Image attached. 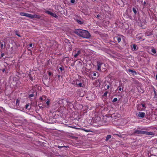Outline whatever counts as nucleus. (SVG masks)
<instances>
[{
	"label": "nucleus",
	"mask_w": 157,
	"mask_h": 157,
	"mask_svg": "<svg viewBox=\"0 0 157 157\" xmlns=\"http://www.w3.org/2000/svg\"><path fill=\"white\" fill-rule=\"evenodd\" d=\"M76 33L80 36L85 38H89L90 36V33L87 31L78 29L75 31Z\"/></svg>",
	"instance_id": "obj_1"
},
{
	"label": "nucleus",
	"mask_w": 157,
	"mask_h": 157,
	"mask_svg": "<svg viewBox=\"0 0 157 157\" xmlns=\"http://www.w3.org/2000/svg\"><path fill=\"white\" fill-rule=\"evenodd\" d=\"M73 85H76L77 86L80 87H83L85 85L83 83V81L80 78H78L76 80V83H72Z\"/></svg>",
	"instance_id": "obj_2"
},
{
	"label": "nucleus",
	"mask_w": 157,
	"mask_h": 157,
	"mask_svg": "<svg viewBox=\"0 0 157 157\" xmlns=\"http://www.w3.org/2000/svg\"><path fill=\"white\" fill-rule=\"evenodd\" d=\"M97 70L99 71H101V69H105V64L99 61L97 62Z\"/></svg>",
	"instance_id": "obj_3"
},
{
	"label": "nucleus",
	"mask_w": 157,
	"mask_h": 157,
	"mask_svg": "<svg viewBox=\"0 0 157 157\" xmlns=\"http://www.w3.org/2000/svg\"><path fill=\"white\" fill-rule=\"evenodd\" d=\"M121 39L124 40V37L122 35H120L115 36L114 38V40L116 43H119L121 41Z\"/></svg>",
	"instance_id": "obj_4"
},
{
	"label": "nucleus",
	"mask_w": 157,
	"mask_h": 157,
	"mask_svg": "<svg viewBox=\"0 0 157 157\" xmlns=\"http://www.w3.org/2000/svg\"><path fill=\"white\" fill-rule=\"evenodd\" d=\"M41 16L39 15L35 14L34 15H32L30 14V16L29 18L31 19H33L34 18L37 19H41Z\"/></svg>",
	"instance_id": "obj_5"
},
{
	"label": "nucleus",
	"mask_w": 157,
	"mask_h": 157,
	"mask_svg": "<svg viewBox=\"0 0 157 157\" xmlns=\"http://www.w3.org/2000/svg\"><path fill=\"white\" fill-rule=\"evenodd\" d=\"M146 108V105L145 104H142L140 105H138L137 107V109L139 111H142L144 110Z\"/></svg>",
	"instance_id": "obj_6"
},
{
	"label": "nucleus",
	"mask_w": 157,
	"mask_h": 157,
	"mask_svg": "<svg viewBox=\"0 0 157 157\" xmlns=\"http://www.w3.org/2000/svg\"><path fill=\"white\" fill-rule=\"evenodd\" d=\"M94 123H98V124H100V123L101 122L100 117H95L94 120Z\"/></svg>",
	"instance_id": "obj_7"
},
{
	"label": "nucleus",
	"mask_w": 157,
	"mask_h": 157,
	"mask_svg": "<svg viewBox=\"0 0 157 157\" xmlns=\"http://www.w3.org/2000/svg\"><path fill=\"white\" fill-rule=\"evenodd\" d=\"M73 53L74 54V57L75 58H77L80 54H81V50H75L74 52Z\"/></svg>",
	"instance_id": "obj_8"
},
{
	"label": "nucleus",
	"mask_w": 157,
	"mask_h": 157,
	"mask_svg": "<svg viewBox=\"0 0 157 157\" xmlns=\"http://www.w3.org/2000/svg\"><path fill=\"white\" fill-rule=\"evenodd\" d=\"M46 13L51 15L53 17H55L56 18H57L58 17V16L55 13H53L52 12H51L50 11L48 10L46 11L45 12Z\"/></svg>",
	"instance_id": "obj_9"
},
{
	"label": "nucleus",
	"mask_w": 157,
	"mask_h": 157,
	"mask_svg": "<svg viewBox=\"0 0 157 157\" xmlns=\"http://www.w3.org/2000/svg\"><path fill=\"white\" fill-rule=\"evenodd\" d=\"M144 131L136 130L134 131V134H144Z\"/></svg>",
	"instance_id": "obj_10"
},
{
	"label": "nucleus",
	"mask_w": 157,
	"mask_h": 157,
	"mask_svg": "<svg viewBox=\"0 0 157 157\" xmlns=\"http://www.w3.org/2000/svg\"><path fill=\"white\" fill-rule=\"evenodd\" d=\"M145 115V113L143 112H139L137 115V117L140 118H143Z\"/></svg>",
	"instance_id": "obj_11"
},
{
	"label": "nucleus",
	"mask_w": 157,
	"mask_h": 157,
	"mask_svg": "<svg viewBox=\"0 0 157 157\" xmlns=\"http://www.w3.org/2000/svg\"><path fill=\"white\" fill-rule=\"evenodd\" d=\"M20 15L21 16H25L29 18L30 16V14L22 12H20Z\"/></svg>",
	"instance_id": "obj_12"
},
{
	"label": "nucleus",
	"mask_w": 157,
	"mask_h": 157,
	"mask_svg": "<svg viewBox=\"0 0 157 157\" xmlns=\"http://www.w3.org/2000/svg\"><path fill=\"white\" fill-rule=\"evenodd\" d=\"M155 133L153 132H148L146 131H144V134L148 135H154Z\"/></svg>",
	"instance_id": "obj_13"
},
{
	"label": "nucleus",
	"mask_w": 157,
	"mask_h": 157,
	"mask_svg": "<svg viewBox=\"0 0 157 157\" xmlns=\"http://www.w3.org/2000/svg\"><path fill=\"white\" fill-rule=\"evenodd\" d=\"M131 46L133 51H136L137 50L138 48L137 45L136 44H133L131 45Z\"/></svg>",
	"instance_id": "obj_14"
},
{
	"label": "nucleus",
	"mask_w": 157,
	"mask_h": 157,
	"mask_svg": "<svg viewBox=\"0 0 157 157\" xmlns=\"http://www.w3.org/2000/svg\"><path fill=\"white\" fill-rule=\"evenodd\" d=\"M28 77L30 79L31 81H33V76H32L31 72H30L28 73Z\"/></svg>",
	"instance_id": "obj_15"
},
{
	"label": "nucleus",
	"mask_w": 157,
	"mask_h": 157,
	"mask_svg": "<svg viewBox=\"0 0 157 157\" xmlns=\"http://www.w3.org/2000/svg\"><path fill=\"white\" fill-rule=\"evenodd\" d=\"M153 34L152 32L147 31L145 33V35L146 36H151Z\"/></svg>",
	"instance_id": "obj_16"
},
{
	"label": "nucleus",
	"mask_w": 157,
	"mask_h": 157,
	"mask_svg": "<svg viewBox=\"0 0 157 157\" xmlns=\"http://www.w3.org/2000/svg\"><path fill=\"white\" fill-rule=\"evenodd\" d=\"M132 10L135 14L136 15L137 13V10H138V9L136 7H133L132 9Z\"/></svg>",
	"instance_id": "obj_17"
},
{
	"label": "nucleus",
	"mask_w": 157,
	"mask_h": 157,
	"mask_svg": "<svg viewBox=\"0 0 157 157\" xmlns=\"http://www.w3.org/2000/svg\"><path fill=\"white\" fill-rule=\"evenodd\" d=\"M128 72L132 73L133 75L134 74V73H135V75L136 74V73L135 71H133L130 69L128 70Z\"/></svg>",
	"instance_id": "obj_18"
},
{
	"label": "nucleus",
	"mask_w": 157,
	"mask_h": 157,
	"mask_svg": "<svg viewBox=\"0 0 157 157\" xmlns=\"http://www.w3.org/2000/svg\"><path fill=\"white\" fill-rule=\"evenodd\" d=\"M111 137V136L110 135H108L106 137L105 140L107 141Z\"/></svg>",
	"instance_id": "obj_19"
},
{
	"label": "nucleus",
	"mask_w": 157,
	"mask_h": 157,
	"mask_svg": "<svg viewBox=\"0 0 157 157\" xmlns=\"http://www.w3.org/2000/svg\"><path fill=\"white\" fill-rule=\"evenodd\" d=\"M151 52L153 53L154 54H156V50L155 49V48L153 47H152V48L151 50Z\"/></svg>",
	"instance_id": "obj_20"
},
{
	"label": "nucleus",
	"mask_w": 157,
	"mask_h": 157,
	"mask_svg": "<svg viewBox=\"0 0 157 157\" xmlns=\"http://www.w3.org/2000/svg\"><path fill=\"white\" fill-rule=\"evenodd\" d=\"M25 108L27 109H30V107H29V104H27L25 106Z\"/></svg>",
	"instance_id": "obj_21"
},
{
	"label": "nucleus",
	"mask_w": 157,
	"mask_h": 157,
	"mask_svg": "<svg viewBox=\"0 0 157 157\" xmlns=\"http://www.w3.org/2000/svg\"><path fill=\"white\" fill-rule=\"evenodd\" d=\"M108 93V91H105V93L104 94L103 96V97H106Z\"/></svg>",
	"instance_id": "obj_22"
},
{
	"label": "nucleus",
	"mask_w": 157,
	"mask_h": 157,
	"mask_svg": "<svg viewBox=\"0 0 157 157\" xmlns=\"http://www.w3.org/2000/svg\"><path fill=\"white\" fill-rule=\"evenodd\" d=\"M77 21L78 24L80 25L82 24L83 23V22L79 20H77Z\"/></svg>",
	"instance_id": "obj_23"
},
{
	"label": "nucleus",
	"mask_w": 157,
	"mask_h": 157,
	"mask_svg": "<svg viewBox=\"0 0 157 157\" xmlns=\"http://www.w3.org/2000/svg\"><path fill=\"white\" fill-rule=\"evenodd\" d=\"M117 101V98H114L113 100V102H115Z\"/></svg>",
	"instance_id": "obj_24"
},
{
	"label": "nucleus",
	"mask_w": 157,
	"mask_h": 157,
	"mask_svg": "<svg viewBox=\"0 0 157 157\" xmlns=\"http://www.w3.org/2000/svg\"><path fill=\"white\" fill-rule=\"evenodd\" d=\"M117 90H119V91H121V90H122V88H121V86H119L118 87V88H117Z\"/></svg>",
	"instance_id": "obj_25"
},
{
	"label": "nucleus",
	"mask_w": 157,
	"mask_h": 157,
	"mask_svg": "<svg viewBox=\"0 0 157 157\" xmlns=\"http://www.w3.org/2000/svg\"><path fill=\"white\" fill-rule=\"evenodd\" d=\"M0 47L2 49L4 48V45L2 43L0 44Z\"/></svg>",
	"instance_id": "obj_26"
},
{
	"label": "nucleus",
	"mask_w": 157,
	"mask_h": 157,
	"mask_svg": "<svg viewBox=\"0 0 157 157\" xmlns=\"http://www.w3.org/2000/svg\"><path fill=\"white\" fill-rule=\"evenodd\" d=\"M19 101L18 99H17L16 100V104L17 105L18 104L19 105Z\"/></svg>",
	"instance_id": "obj_27"
},
{
	"label": "nucleus",
	"mask_w": 157,
	"mask_h": 157,
	"mask_svg": "<svg viewBox=\"0 0 157 157\" xmlns=\"http://www.w3.org/2000/svg\"><path fill=\"white\" fill-rule=\"evenodd\" d=\"M59 69L61 72L64 70V68L61 67H59Z\"/></svg>",
	"instance_id": "obj_28"
},
{
	"label": "nucleus",
	"mask_w": 157,
	"mask_h": 157,
	"mask_svg": "<svg viewBox=\"0 0 157 157\" xmlns=\"http://www.w3.org/2000/svg\"><path fill=\"white\" fill-rule=\"evenodd\" d=\"M82 130L87 132H88L89 131V130H87L84 128H82Z\"/></svg>",
	"instance_id": "obj_29"
},
{
	"label": "nucleus",
	"mask_w": 157,
	"mask_h": 157,
	"mask_svg": "<svg viewBox=\"0 0 157 157\" xmlns=\"http://www.w3.org/2000/svg\"><path fill=\"white\" fill-rule=\"evenodd\" d=\"M110 86L109 85H107L106 86V88L105 89L106 90L109 89V88Z\"/></svg>",
	"instance_id": "obj_30"
},
{
	"label": "nucleus",
	"mask_w": 157,
	"mask_h": 157,
	"mask_svg": "<svg viewBox=\"0 0 157 157\" xmlns=\"http://www.w3.org/2000/svg\"><path fill=\"white\" fill-rule=\"evenodd\" d=\"M45 96H43L42 97H41L40 98V100H43V97H45Z\"/></svg>",
	"instance_id": "obj_31"
},
{
	"label": "nucleus",
	"mask_w": 157,
	"mask_h": 157,
	"mask_svg": "<svg viewBox=\"0 0 157 157\" xmlns=\"http://www.w3.org/2000/svg\"><path fill=\"white\" fill-rule=\"evenodd\" d=\"M34 96V95L33 94H30L29 95V97L30 98L33 97Z\"/></svg>",
	"instance_id": "obj_32"
},
{
	"label": "nucleus",
	"mask_w": 157,
	"mask_h": 157,
	"mask_svg": "<svg viewBox=\"0 0 157 157\" xmlns=\"http://www.w3.org/2000/svg\"><path fill=\"white\" fill-rule=\"evenodd\" d=\"M52 74V73L51 72L49 71L48 73V75L49 76H51Z\"/></svg>",
	"instance_id": "obj_33"
},
{
	"label": "nucleus",
	"mask_w": 157,
	"mask_h": 157,
	"mask_svg": "<svg viewBox=\"0 0 157 157\" xmlns=\"http://www.w3.org/2000/svg\"><path fill=\"white\" fill-rule=\"evenodd\" d=\"M75 0H71V2L72 3H74L75 2Z\"/></svg>",
	"instance_id": "obj_34"
},
{
	"label": "nucleus",
	"mask_w": 157,
	"mask_h": 157,
	"mask_svg": "<svg viewBox=\"0 0 157 157\" xmlns=\"http://www.w3.org/2000/svg\"><path fill=\"white\" fill-rule=\"evenodd\" d=\"M49 100H48L47 101H46V104H47V105H49Z\"/></svg>",
	"instance_id": "obj_35"
},
{
	"label": "nucleus",
	"mask_w": 157,
	"mask_h": 157,
	"mask_svg": "<svg viewBox=\"0 0 157 157\" xmlns=\"http://www.w3.org/2000/svg\"><path fill=\"white\" fill-rule=\"evenodd\" d=\"M4 53H2L1 54V58L2 57H3L4 56Z\"/></svg>",
	"instance_id": "obj_36"
},
{
	"label": "nucleus",
	"mask_w": 157,
	"mask_h": 157,
	"mask_svg": "<svg viewBox=\"0 0 157 157\" xmlns=\"http://www.w3.org/2000/svg\"><path fill=\"white\" fill-rule=\"evenodd\" d=\"M16 35L17 36H18L19 37H21V36H20V34H18L17 33H16Z\"/></svg>",
	"instance_id": "obj_37"
},
{
	"label": "nucleus",
	"mask_w": 157,
	"mask_h": 157,
	"mask_svg": "<svg viewBox=\"0 0 157 157\" xmlns=\"http://www.w3.org/2000/svg\"><path fill=\"white\" fill-rule=\"evenodd\" d=\"M154 94H155V96H156V91L155 90H154Z\"/></svg>",
	"instance_id": "obj_38"
},
{
	"label": "nucleus",
	"mask_w": 157,
	"mask_h": 157,
	"mask_svg": "<svg viewBox=\"0 0 157 157\" xmlns=\"http://www.w3.org/2000/svg\"><path fill=\"white\" fill-rule=\"evenodd\" d=\"M146 4V2H145V1H144V6H145V5Z\"/></svg>",
	"instance_id": "obj_39"
},
{
	"label": "nucleus",
	"mask_w": 157,
	"mask_h": 157,
	"mask_svg": "<svg viewBox=\"0 0 157 157\" xmlns=\"http://www.w3.org/2000/svg\"><path fill=\"white\" fill-rule=\"evenodd\" d=\"M100 17V15L99 14H98L97 15V16H96V17L98 18Z\"/></svg>",
	"instance_id": "obj_40"
},
{
	"label": "nucleus",
	"mask_w": 157,
	"mask_h": 157,
	"mask_svg": "<svg viewBox=\"0 0 157 157\" xmlns=\"http://www.w3.org/2000/svg\"><path fill=\"white\" fill-rule=\"evenodd\" d=\"M28 50L30 52H31V55H32V51L31 50V49H28Z\"/></svg>",
	"instance_id": "obj_41"
},
{
	"label": "nucleus",
	"mask_w": 157,
	"mask_h": 157,
	"mask_svg": "<svg viewBox=\"0 0 157 157\" xmlns=\"http://www.w3.org/2000/svg\"><path fill=\"white\" fill-rule=\"evenodd\" d=\"M93 75L94 76H95L96 75V73H94Z\"/></svg>",
	"instance_id": "obj_42"
},
{
	"label": "nucleus",
	"mask_w": 157,
	"mask_h": 157,
	"mask_svg": "<svg viewBox=\"0 0 157 157\" xmlns=\"http://www.w3.org/2000/svg\"><path fill=\"white\" fill-rule=\"evenodd\" d=\"M32 45H33V44H29V46L30 47H32Z\"/></svg>",
	"instance_id": "obj_43"
},
{
	"label": "nucleus",
	"mask_w": 157,
	"mask_h": 157,
	"mask_svg": "<svg viewBox=\"0 0 157 157\" xmlns=\"http://www.w3.org/2000/svg\"><path fill=\"white\" fill-rule=\"evenodd\" d=\"M63 147V146H58V147L59 148H62V147Z\"/></svg>",
	"instance_id": "obj_44"
},
{
	"label": "nucleus",
	"mask_w": 157,
	"mask_h": 157,
	"mask_svg": "<svg viewBox=\"0 0 157 157\" xmlns=\"http://www.w3.org/2000/svg\"><path fill=\"white\" fill-rule=\"evenodd\" d=\"M60 77H61L60 75H58V77L59 78Z\"/></svg>",
	"instance_id": "obj_45"
},
{
	"label": "nucleus",
	"mask_w": 157,
	"mask_h": 157,
	"mask_svg": "<svg viewBox=\"0 0 157 157\" xmlns=\"http://www.w3.org/2000/svg\"><path fill=\"white\" fill-rule=\"evenodd\" d=\"M72 83H76V81H73V82H72Z\"/></svg>",
	"instance_id": "obj_46"
},
{
	"label": "nucleus",
	"mask_w": 157,
	"mask_h": 157,
	"mask_svg": "<svg viewBox=\"0 0 157 157\" xmlns=\"http://www.w3.org/2000/svg\"><path fill=\"white\" fill-rule=\"evenodd\" d=\"M70 49L69 50H71V49H72V48H71V46H70Z\"/></svg>",
	"instance_id": "obj_47"
},
{
	"label": "nucleus",
	"mask_w": 157,
	"mask_h": 157,
	"mask_svg": "<svg viewBox=\"0 0 157 157\" xmlns=\"http://www.w3.org/2000/svg\"><path fill=\"white\" fill-rule=\"evenodd\" d=\"M156 79L157 80V75H156Z\"/></svg>",
	"instance_id": "obj_48"
},
{
	"label": "nucleus",
	"mask_w": 157,
	"mask_h": 157,
	"mask_svg": "<svg viewBox=\"0 0 157 157\" xmlns=\"http://www.w3.org/2000/svg\"><path fill=\"white\" fill-rule=\"evenodd\" d=\"M2 71L3 72H4L5 71V69H3Z\"/></svg>",
	"instance_id": "obj_49"
},
{
	"label": "nucleus",
	"mask_w": 157,
	"mask_h": 157,
	"mask_svg": "<svg viewBox=\"0 0 157 157\" xmlns=\"http://www.w3.org/2000/svg\"><path fill=\"white\" fill-rule=\"evenodd\" d=\"M155 149L156 150H157V148H155Z\"/></svg>",
	"instance_id": "obj_50"
}]
</instances>
